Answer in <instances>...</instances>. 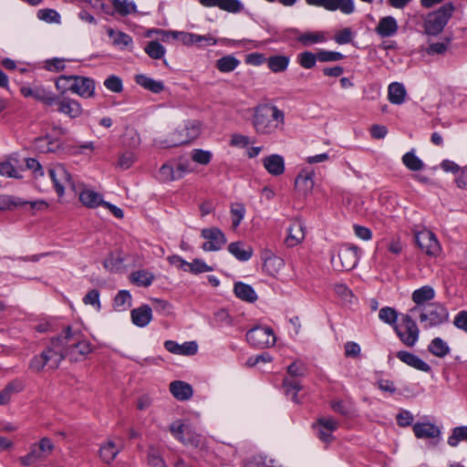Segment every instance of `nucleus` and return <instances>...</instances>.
Listing matches in <instances>:
<instances>
[{
	"label": "nucleus",
	"mask_w": 467,
	"mask_h": 467,
	"mask_svg": "<svg viewBox=\"0 0 467 467\" xmlns=\"http://www.w3.org/2000/svg\"><path fill=\"white\" fill-rule=\"evenodd\" d=\"M407 95L406 88L403 84L393 82L388 88V99L395 105H400L405 101Z\"/></svg>",
	"instance_id": "obj_36"
},
{
	"label": "nucleus",
	"mask_w": 467,
	"mask_h": 467,
	"mask_svg": "<svg viewBox=\"0 0 467 467\" xmlns=\"http://www.w3.org/2000/svg\"><path fill=\"white\" fill-rule=\"evenodd\" d=\"M315 172L308 169L302 170L296 178V189L303 195L309 194L314 188Z\"/></svg>",
	"instance_id": "obj_20"
},
{
	"label": "nucleus",
	"mask_w": 467,
	"mask_h": 467,
	"mask_svg": "<svg viewBox=\"0 0 467 467\" xmlns=\"http://www.w3.org/2000/svg\"><path fill=\"white\" fill-rule=\"evenodd\" d=\"M201 236L206 240L202 245L206 252L221 250L227 241L224 234L217 227L202 229Z\"/></svg>",
	"instance_id": "obj_14"
},
{
	"label": "nucleus",
	"mask_w": 467,
	"mask_h": 467,
	"mask_svg": "<svg viewBox=\"0 0 467 467\" xmlns=\"http://www.w3.org/2000/svg\"><path fill=\"white\" fill-rule=\"evenodd\" d=\"M318 60V53L314 54L310 51H305L297 56V62L306 69L313 68Z\"/></svg>",
	"instance_id": "obj_48"
},
{
	"label": "nucleus",
	"mask_w": 467,
	"mask_h": 467,
	"mask_svg": "<svg viewBox=\"0 0 467 467\" xmlns=\"http://www.w3.org/2000/svg\"><path fill=\"white\" fill-rule=\"evenodd\" d=\"M283 387L286 395H291L292 400L297 403V393L301 389V386L298 381L296 379H285L283 381Z\"/></svg>",
	"instance_id": "obj_54"
},
{
	"label": "nucleus",
	"mask_w": 467,
	"mask_h": 467,
	"mask_svg": "<svg viewBox=\"0 0 467 467\" xmlns=\"http://www.w3.org/2000/svg\"><path fill=\"white\" fill-rule=\"evenodd\" d=\"M411 315H418L419 320L423 328L438 327L447 322L449 312L440 303H430L425 306H413L409 311Z\"/></svg>",
	"instance_id": "obj_3"
},
{
	"label": "nucleus",
	"mask_w": 467,
	"mask_h": 467,
	"mask_svg": "<svg viewBox=\"0 0 467 467\" xmlns=\"http://www.w3.org/2000/svg\"><path fill=\"white\" fill-rule=\"evenodd\" d=\"M416 243L418 246L428 255L437 256L441 251V244L436 235L429 231L423 230L416 234Z\"/></svg>",
	"instance_id": "obj_15"
},
{
	"label": "nucleus",
	"mask_w": 467,
	"mask_h": 467,
	"mask_svg": "<svg viewBox=\"0 0 467 467\" xmlns=\"http://www.w3.org/2000/svg\"><path fill=\"white\" fill-rule=\"evenodd\" d=\"M337 257L342 270L353 269L358 262V249L356 246L343 245L338 249Z\"/></svg>",
	"instance_id": "obj_17"
},
{
	"label": "nucleus",
	"mask_w": 467,
	"mask_h": 467,
	"mask_svg": "<svg viewBox=\"0 0 467 467\" xmlns=\"http://www.w3.org/2000/svg\"><path fill=\"white\" fill-rule=\"evenodd\" d=\"M435 297V291L431 285H423L413 291L411 299L415 303V306H425L428 302Z\"/></svg>",
	"instance_id": "obj_29"
},
{
	"label": "nucleus",
	"mask_w": 467,
	"mask_h": 467,
	"mask_svg": "<svg viewBox=\"0 0 467 467\" xmlns=\"http://www.w3.org/2000/svg\"><path fill=\"white\" fill-rule=\"evenodd\" d=\"M54 448L55 445L53 441L47 437H43L38 442L30 445L29 452L20 457L19 462L26 467H37L39 463L48 458L53 452Z\"/></svg>",
	"instance_id": "obj_8"
},
{
	"label": "nucleus",
	"mask_w": 467,
	"mask_h": 467,
	"mask_svg": "<svg viewBox=\"0 0 467 467\" xmlns=\"http://www.w3.org/2000/svg\"><path fill=\"white\" fill-rule=\"evenodd\" d=\"M170 431L176 440L187 447L202 449L205 446V438L197 433L189 423L176 420L171 424Z\"/></svg>",
	"instance_id": "obj_7"
},
{
	"label": "nucleus",
	"mask_w": 467,
	"mask_h": 467,
	"mask_svg": "<svg viewBox=\"0 0 467 467\" xmlns=\"http://www.w3.org/2000/svg\"><path fill=\"white\" fill-rule=\"evenodd\" d=\"M264 168L272 176H280L285 172V160L279 154H271L262 161Z\"/></svg>",
	"instance_id": "obj_25"
},
{
	"label": "nucleus",
	"mask_w": 467,
	"mask_h": 467,
	"mask_svg": "<svg viewBox=\"0 0 467 467\" xmlns=\"http://www.w3.org/2000/svg\"><path fill=\"white\" fill-rule=\"evenodd\" d=\"M53 338L50 345L47 346L39 355L34 356L29 363V369L35 373L41 372L46 367L48 369H56L63 360V355L60 353L59 346Z\"/></svg>",
	"instance_id": "obj_5"
},
{
	"label": "nucleus",
	"mask_w": 467,
	"mask_h": 467,
	"mask_svg": "<svg viewBox=\"0 0 467 467\" xmlns=\"http://www.w3.org/2000/svg\"><path fill=\"white\" fill-rule=\"evenodd\" d=\"M317 53L318 61L320 62H334L344 58V55L337 51L320 50Z\"/></svg>",
	"instance_id": "obj_57"
},
{
	"label": "nucleus",
	"mask_w": 467,
	"mask_h": 467,
	"mask_svg": "<svg viewBox=\"0 0 467 467\" xmlns=\"http://www.w3.org/2000/svg\"><path fill=\"white\" fill-rule=\"evenodd\" d=\"M412 316L410 313L402 315L400 323L393 328L400 340L409 348L416 345L420 336V329Z\"/></svg>",
	"instance_id": "obj_9"
},
{
	"label": "nucleus",
	"mask_w": 467,
	"mask_h": 467,
	"mask_svg": "<svg viewBox=\"0 0 467 467\" xmlns=\"http://www.w3.org/2000/svg\"><path fill=\"white\" fill-rule=\"evenodd\" d=\"M339 423L331 417H320L313 424L317 437L324 443H330L335 438L333 433L338 429Z\"/></svg>",
	"instance_id": "obj_12"
},
{
	"label": "nucleus",
	"mask_w": 467,
	"mask_h": 467,
	"mask_svg": "<svg viewBox=\"0 0 467 467\" xmlns=\"http://www.w3.org/2000/svg\"><path fill=\"white\" fill-rule=\"evenodd\" d=\"M124 259L119 254H110L104 261L103 265L110 272L119 270L123 265Z\"/></svg>",
	"instance_id": "obj_51"
},
{
	"label": "nucleus",
	"mask_w": 467,
	"mask_h": 467,
	"mask_svg": "<svg viewBox=\"0 0 467 467\" xmlns=\"http://www.w3.org/2000/svg\"><path fill=\"white\" fill-rule=\"evenodd\" d=\"M305 238V231L302 223L295 222L288 228V234L285 238V244L294 247L299 244Z\"/></svg>",
	"instance_id": "obj_31"
},
{
	"label": "nucleus",
	"mask_w": 467,
	"mask_h": 467,
	"mask_svg": "<svg viewBox=\"0 0 467 467\" xmlns=\"http://www.w3.org/2000/svg\"><path fill=\"white\" fill-rule=\"evenodd\" d=\"M455 11L451 2L445 3L439 9L430 13L423 24L424 31L429 36H438L442 32Z\"/></svg>",
	"instance_id": "obj_6"
},
{
	"label": "nucleus",
	"mask_w": 467,
	"mask_h": 467,
	"mask_svg": "<svg viewBox=\"0 0 467 467\" xmlns=\"http://www.w3.org/2000/svg\"><path fill=\"white\" fill-rule=\"evenodd\" d=\"M104 86L107 89L115 93H119L123 89L122 80L115 75L107 78L104 81Z\"/></svg>",
	"instance_id": "obj_58"
},
{
	"label": "nucleus",
	"mask_w": 467,
	"mask_h": 467,
	"mask_svg": "<svg viewBox=\"0 0 467 467\" xmlns=\"http://www.w3.org/2000/svg\"><path fill=\"white\" fill-rule=\"evenodd\" d=\"M296 40L302 45L308 47L317 43L326 41V36L323 32H311L299 33L296 36Z\"/></svg>",
	"instance_id": "obj_39"
},
{
	"label": "nucleus",
	"mask_w": 467,
	"mask_h": 467,
	"mask_svg": "<svg viewBox=\"0 0 467 467\" xmlns=\"http://www.w3.org/2000/svg\"><path fill=\"white\" fill-rule=\"evenodd\" d=\"M57 111L68 116L71 119L79 117L82 114V108L78 101L70 98H59L57 96Z\"/></svg>",
	"instance_id": "obj_18"
},
{
	"label": "nucleus",
	"mask_w": 467,
	"mask_h": 467,
	"mask_svg": "<svg viewBox=\"0 0 467 467\" xmlns=\"http://www.w3.org/2000/svg\"><path fill=\"white\" fill-rule=\"evenodd\" d=\"M159 175L162 182H172L177 180L174 165L171 162L164 163L161 167Z\"/></svg>",
	"instance_id": "obj_55"
},
{
	"label": "nucleus",
	"mask_w": 467,
	"mask_h": 467,
	"mask_svg": "<svg viewBox=\"0 0 467 467\" xmlns=\"http://www.w3.org/2000/svg\"><path fill=\"white\" fill-rule=\"evenodd\" d=\"M228 252L242 262L248 261L254 254L253 248L242 242L231 243L228 245Z\"/></svg>",
	"instance_id": "obj_30"
},
{
	"label": "nucleus",
	"mask_w": 467,
	"mask_h": 467,
	"mask_svg": "<svg viewBox=\"0 0 467 467\" xmlns=\"http://www.w3.org/2000/svg\"><path fill=\"white\" fill-rule=\"evenodd\" d=\"M412 430L418 439H439L441 436L439 427L429 421L417 422L413 425Z\"/></svg>",
	"instance_id": "obj_24"
},
{
	"label": "nucleus",
	"mask_w": 467,
	"mask_h": 467,
	"mask_svg": "<svg viewBox=\"0 0 467 467\" xmlns=\"http://www.w3.org/2000/svg\"><path fill=\"white\" fill-rule=\"evenodd\" d=\"M234 295L241 300L254 303L257 300V294L254 289L243 282H236L234 286Z\"/></svg>",
	"instance_id": "obj_34"
},
{
	"label": "nucleus",
	"mask_w": 467,
	"mask_h": 467,
	"mask_svg": "<svg viewBox=\"0 0 467 467\" xmlns=\"http://www.w3.org/2000/svg\"><path fill=\"white\" fill-rule=\"evenodd\" d=\"M131 295L128 290H120L114 298L113 306L118 311H125L131 306Z\"/></svg>",
	"instance_id": "obj_45"
},
{
	"label": "nucleus",
	"mask_w": 467,
	"mask_h": 467,
	"mask_svg": "<svg viewBox=\"0 0 467 467\" xmlns=\"http://www.w3.org/2000/svg\"><path fill=\"white\" fill-rule=\"evenodd\" d=\"M170 391L179 400H187L193 394L192 386L180 380L172 381L170 384Z\"/></svg>",
	"instance_id": "obj_32"
},
{
	"label": "nucleus",
	"mask_w": 467,
	"mask_h": 467,
	"mask_svg": "<svg viewBox=\"0 0 467 467\" xmlns=\"http://www.w3.org/2000/svg\"><path fill=\"white\" fill-rule=\"evenodd\" d=\"M56 88L62 93L69 89L86 99L92 98L95 94V82L87 77L60 76L56 81Z\"/></svg>",
	"instance_id": "obj_4"
},
{
	"label": "nucleus",
	"mask_w": 467,
	"mask_h": 467,
	"mask_svg": "<svg viewBox=\"0 0 467 467\" xmlns=\"http://www.w3.org/2000/svg\"><path fill=\"white\" fill-rule=\"evenodd\" d=\"M251 463L255 467H282L276 460L263 454L254 456Z\"/></svg>",
	"instance_id": "obj_52"
},
{
	"label": "nucleus",
	"mask_w": 467,
	"mask_h": 467,
	"mask_svg": "<svg viewBox=\"0 0 467 467\" xmlns=\"http://www.w3.org/2000/svg\"><path fill=\"white\" fill-rule=\"evenodd\" d=\"M49 177L58 196H63L66 189L78 192V186L73 176L62 164H56L48 170Z\"/></svg>",
	"instance_id": "obj_10"
},
{
	"label": "nucleus",
	"mask_w": 467,
	"mask_h": 467,
	"mask_svg": "<svg viewBox=\"0 0 467 467\" xmlns=\"http://www.w3.org/2000/svg\"><path fill=\"white\" fill-rule=\"evenodd\" d=\"M164 347L169 352L176 355L192 356L198 351V345L195 341L179 344L173 340H167L164 342Z\"/></svg>",
	"instance_id": "obj_21"
},
{
	"label": "nucleus",
	"mask_w": 467,
	"mask_h": 467,
	"mask_svg": "<svg viewBox=\"0 0 467 467\" xmlns=\"http://www.w3.org/2000/svg\"><path fill=\"white\" fill-rule=\"evenodd\" d=\"M83 303L85 305L93 306L96 310L99 311L101 308L100 301H99V292L97 289H92L88 291L86 296L83 297Z\"/></svg>",
	"instance_id": "obj_61"
},
{
	"label": "nucleus",
	"mask_w": 467,
	"mask_h": 467,
	"mask_svg": "<svg viewBox=\"0 0 467 467\" xmlns=\"http://www.w3.org/2000/svg\"><path fill=\"white\" fill-rule=\"evenodd\" d=\"M130 317L135 326L144 327L152 319V309L148 305H142L140 307L131 310Z\"/></svg>",
	"instance_id": "obj_27"
},
{
	"label": "nucleus",
	"mask_w": 467,
	"mask_h": 467,
	"mask_svg": "<svg viewBox=\"0 0 467 467\" xmlns=\"http://www.w3.org/2000/svg\"><path fill=\"white\" fill-rule=\"evenodd\" d=\"M37 17L47 23H59L60 20L59 14L54 9H40Z\"/></svg>",
	"instance_id": "obj_59"
},
{
	"label": "nucleus",
	"mask_w": 467,
	"mask_h": 467,
	"mask_svg": "<svg viewBox=\"0 0 467 467\" xmlns=\"http://www.w3.org/2000/svg\"><path fill=\"white\" fill-rule=\"evenodd\" d=\"M192 141L190 136L185 132V130L178 129L173 131L170 136L160 142L162 148H171L180 145L187 144Z\"/></svg>",
	"instance_id": "obj_28"
},
{
	"label": "nucleus",
	"mask_w": 467,
	"mask_h": 467,
	"mask_svg": "<svg viewBox=\"0 0 467 467\" xmlns=\"http://www.w3.org/2000/svg\"><path fill=\"white\" fill-rule=\"evenodd\" d=\"M240 65V60L232 55L224 56L216 61V68L222 73L234 71Z\"/></svg>",
	"instance_id": "obj_44"
},
{
	"label": "nucleus",
	"mask_w": 467,
	"mask_h": 467,
	"mask_svg": "<svg viewBox=\"0 0 467 467\" xmlns=\"http://www.w3.org/2000/svg\"><path fill=\"white\" fill-rule=\"evenodd\" d=\"M190 155L192 161L201 165H208L213 158V153L210 150L202 149H193Z\"/></svg>",
	"instance_id": "obj_49"
},
{
	"label": "nucleus",
	"mask_w": 467,
	"mask_h": 467,
	"mask_svg": "<svg viewBox=\"0 0 467 467\" xmlns=\"http://www.w3.org/2000/svg\"><path fill=\"white\" fill-rule=\"evenodd\" d=\"M379 318L394 327L395 325H397V319H398V313L397 311L389 306H384L382 307L379 312Z\"/></svg>",
	"instance_id": "obj_50"
},
{
	"label": "nucleus",
	"mask_w": 467,
	"mask_h": 467,
	"mask_svg": "<svg viewBox=\"0 0 467 467\" xmlns=\"http://www.w3.org/2000/svg\"><path fill=\"white\" fill-rule=\"evenodd\" d=\"M453 324L459 329L467 332V311H460L454 317Z\"/></svg>",
	"instance_id": "obj_64"
},
{
	"label": "nucleus",
	"mask_w": 467,
	"mask_h": 467,
	"mask_svg": "<svg viewBox=\"0 0 467 467\" xmlns=\"http://www.w3.org/2000/svg\"><path fill=\"white\" fill-rule=\"evenodd\" d=\"M245 207L241 202L233 203L231 205L232 226L234 229H236L240 225L245 215Z\"/></svg>",
	"instance_id": "obj_47"
},
{
	"label": "nucleus",
	"mask_w": 467,
	"mask_h": 467,
	"mask_svg": "<svg viewBox=\"0 0 467 467\" xmlns=\"http://www.w3.org/2000/svg\"><path fill=\"white\" fill-rule=\"evenodd\" d=\"M130 280L138 286L148 287L152 284L154 275L147 270H138L131 274Z\"/></svg>",
	"instance_id": "obj_43"
},
{
	"label": "nucleus",
	"mask_w": 467,
	"mask_h": 467,
	"mask_svg": "<svg viewBox=\"0 0 467 467\" xmlns=\"http://www.w3.org/2000/svg\"><path fill=\"white\" fill-rule=\"evenodd\" d=\"M246 341L254 348H265L273 347L276 337L271 327L258 326L248 330Z\"/></svg>",
	"instance_id": "obj_11"
},
{
	"label": "nucleus",
	"mask_w": 467,
	"mask_h": 467,
	"mask_svg": "<svg viewBox=\"0 0 467 467\" xmlns=\"http://www.w3.org/2000/svg\"><path fill=\"white\" fill-rule=\"evenodd\" d=\"M135 81L138 85L142 87L143 88L155 93L160 94L161 93L165 87L162 81L161 80H155L150 77H147L143 74H139L135 77Z\"/></svg>",
	"instance_id": "obj_33"
},
{
	"label": "nucleus",
	"mask_w": 467,
	"mask_h": 467,
	"mask_svg": "<svg viewBox=\"0 0 467 467\" xmlns=\"http://www.w3.org/2000/svg\"><path fill=\"white\" fill-rule=\"evenodd\" d=\"M399 26L395 17L391 16H383L379 19L375 32L382 38L390 37L396 35Z\"/></svg>",
	"instance_id": "obj_22"
},
{
	"label": "nucleus",
	"mask_w": 467,
	"mask_h": 467,
	"mask_svg": "<svg viewBox=\"0 0 467 467\" xmlns=\"http://www.w3.org/2000/svg\"><path fill=\"white\" fill-rule=\"evenodd\" d=\"M136 161V156L134 152L127 151L122 153L118 161V165L122 170H127L131 167V165Z\"/></svg>",
	"instance_id": "obj_62"
},
{
	"label": "nucleus",
	"mask_w": 467,
	"mask_h": 467,
	"mask_svg": "<svg viewBox=\"0 0 467 467\" xmlns=\"http://www.w3.org/2000/svg\"><path fill=\"white\" fill-rule=\"evenodd\" d=\"M252 124L258 135H273L283 130L285 114L274 105H259L254 109Z\"/></svg>",
	"instance_id": "obj_2"
},
{
	"label": "nucleus",
	"mask_w": 467,
	"mask_h": 467,
	"mask_svg": "<svg viewBox=\"0 0 467 467\" xmlns=\"http://www.w3.org/2000/svg\"><path fill=\"white\" fill-rule=\"evenodd\" d=\"M403 164L410 171H420L424 167L422 161L413 151L407 152L402 157Z\"/></svg>",
	"instance_id": "obj_46"
},
{
	"label": "nucleus",
	"mask_w": 467,
	"mask_h": 467,
	"mask_svg": "<svg viewBox=\"0 0 467 467\" xmlns=\"http://www.w3.org/2000/svg\"><path fill=\"white\" fill-rule=\"evenodd\" d=\"M20 92L24 97H32L47 106H53L57 102V95L43 86H25L21 88Z\"/></svg>",
	"instance_id": "obj_16"
},
{
	"label": "nucleus",
	"mask_w": 467,
	"mask_h": 467,
	"mask_svg": "<svg viewBox=\"0 0 467 467\" xmlns=\"http://www.w3.org/2000/svg\"><path fill=\"white\" fill-rule=\"evenodd\" d=\"M110 4L114 13L121 16L137 13V5L132 0H110Z\"/></svg>",
	"instance_id": "obj_37"
},
{
	"label": "nucleus",
	"mask_w": 467,
	"mask_h": 467,
	"mask_svg": "<svg viewBox=\"0 0 467 467\" xmlns=\"http://www.w3.org/2000/svg\"><path fill=\"white\" fill-rule=\"evenodd\" d=\"M210 271H213V268L202 260L194 259L192 263H189L188 272L192 274L197 275Z\"/></svg>",
	"instance_id": "obj_60"
},
{
	"label": "nucleus",
	"mask_w": 467,
	"mask_h": 467,
	"mask_svg": "<svg viewBox=\"0 0 467 467\" xmlns=\"http://www.w3.org/2000/svg\"><path fill=\"white\" fill-rule=\"evenodd\" d=\"M59 346L63 359L67 358L71 362L84 360L92 352L91 343L79 331H73L67 327L62 335L55 338Z\"/></svg>",
	"instance_id": "obj_1"
},
{
	"label": "nucleus",
	"mask_w": 467,
	"mask_h": 467,
	"mask_svg": "<svg viewBox=\"0 0 467 467\" xmlns=\"http://www.w3.org/2000/svg\"><path fill=\"white\" fill-rule=\"evenodd\" d=\"M428 350L435 357L444 358L450 353L451 348L442 338L434 337L428 346Z\"/></svg>",
	"instance_id": "obj_40"
},
{
	"label": "nucleus",
	"mask_w": 467,
	"mask_h": 467,
	"mask_svg": "<svg viewBox=\"0 0 467 467\" xmlns=\"http://www.w3.org/2000/svg\"><path fill=\"white\" fill-rule=\"evenodd\" d=\"M35 147L43 153H60L64 150L63 144L58 140L53 139L50 135L36 139Z\"/></svg>",
	"instance_id": "obj_26"
},
{
	"label": "nucleus",
	"mask_w": 467,
	"mask_h": 467,
	"mask_svg": "<svg viewBox=\"0 0 467 467\" xmlns=\"http://www.w3.org/2000/svg\"><path fill=\"white\" fill-rule=\"evenodd\" d=\"M77 193H78L81 203L88 208L93 209L99 205L103 206V202H105L100 193L91 189L84 188L83 185L78 184Z\"/></svg>",
	"instance_id": "obj_19"
},
{
	"label": "nucleus",
	"mask_w": 467,
	"mask_h": 467,
	"mask_svg": "<svg viewBox=\"0 0 467 467\" xmlns=\"http://www.w3.org/2000/svg\"><path fill=\"white\" fill-rule=\"evenodd\" d=\"M396 357L406 365L423 372H430L431 366L418 356L409 351L400 350L397 352Z\"/></svg>",
	"instance_id": "obj_23"
},
{
	"label": "nucleus",
	"mask_w": 467,
	"mask_h": 467,
	"mask_svg": "<svg viewBox=\"0 0 467 467\" xmlns=\"http://www.w3.org/2000/svg\"><path fill=\"white\" fill-rule=\"evenodd\" d=\"M47 207L45 201H26L14 195H4L0 197V210H13L15 208H24L29 210H41Z\"/></svg>",
	"instance_id": "obj_13"
},
{
	"label": "nucleus",
	"mask_w": 467,
	"mask_h": 467,
	"mask_svg": "<svg viewBox=\"0 0 467 467\" xmlns=\"http://www.w3.org/2000/svg\"><path fill=\"white\" fill-rule=\"evenodd\" d=\"M290 58L286 56H272L267 59V66L274 73L284 72L288 67Z\"/></svg>",
	"instance_id": "obj_41"
},
{
	"label": "nucleus",
	"mask_w": 467,
	"mask_h": 467,
	"mask_svg": "<svg viewBox=\"0 0 467 467\" xmlns=\"http://www.w3.org/2000/svg\"><path fill=\"white\" fill-rule=\"evenodd\" d=\"M354 0H327L326 10L330 12L340 11L344 15H351L355 12Z\"/></svg>",
	"instance_id": "obj_35"
},
{
	"label": "nucleus",
	"mask_w": 467,
	"mask_h": 467,
	"mask_svg": "<svg viewBox=\"0 0 467 467\" xmlns=\"http://www.w3.org/2000/svg\"><path fill=\"white\" fill-rule=\"evenodd\" d=\"M45 68L55 72L62 71L65 68V60L57 57L47 59L45 62Z\"/></svg>",
	"instance_id": "obj_63"
},
{
	"label": "nucleus",
	"mask_w": 467,
	"mask_h": 467,
	"mask_svg": "<svg viewBox=\"0 0 467 467\" xmlns=\"http://www.w3.org/2000/svg\"><path fill=\"white\" fill-rule=\"evenodd\" d=\"M144 50L153 59H160L165 54L164 47L157 41H150Z\"/></svg>",
	"instance_id": "obj_53"
},
{
	"label": "nucleus",
	"mask_w": 467,
	"mask_h": 467,
	"mask_svg": "<svg viewBox=\"0 0 467 467\" xmlns=\"http://www.w3.org/2000/svg\"><path fill=\"white\" fill-rule=\"evenodd\" d=\"M107 33L109 37L112 39L113 45L121 49L132 44V37L122 31H115L112 28H108Z\"/></svg>",
	"instance_id": "obj_42"
},
{
	"label": "nucleus",
	"mask_w": 467,
	"mask_h": 467,
	"mask_svg": "<svg viewBox=\"0 0 467 467\" xmlns=\"http://www.w3.org/2000/svg\"><path fill=\"white\" fill-rule=\"evenodd\" d=\"M120 451V446L112 441L105 442L99 450L101 459L106 463H110Z\"/></svg>",
	"instance_id": "obj_38"
},
{
	"label": "nucleus",
	"mask_w": 467,
	"mask_h": 467,
	"mask_svg": "<svg viewBox=\"0 0 467 467\" xmlns=\"http://www.w3.org/2000/svg\"><path fill=\"white\" fill-rule=\"evenodd\" d=\"M219 8L230 13H239L243 10L244 5L239 0H220Z\"/></svg>",
	"instance_id": "obj_56"
}]
</instances>
